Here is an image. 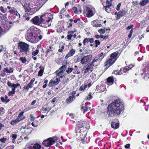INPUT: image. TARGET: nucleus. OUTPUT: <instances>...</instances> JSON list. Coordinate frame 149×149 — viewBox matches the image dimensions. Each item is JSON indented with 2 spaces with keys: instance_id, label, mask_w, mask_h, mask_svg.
I'll return each mask as SVG.
<instances>
[{
  "instance_id": "72a5a7b5",
  "label": "nucleus",
  "mask_w": 149,
  "mask_h": 149,
  "mask_svg": "<svg viewBox=\"0 0 149 149\" xmlns=\"http://www.w3.org/2000/svg\"><path fill=\"white\" fill-rule=\"evenodd\" d=\"M89 42L88 38H86L84 40L83 44L84 45H85L86 44H88Z\"/></svg>"
},
{
  "instance_id": "c756f323",
  "label": "nucleus",
  "mask_w": 149,
  "mask_h": 149,
  "mask_svg": "<svg viewBox=\"0 0 149 149\" xmlns=\"http://www.w3.org/2000/svg\"><path fill=\"white\" fill-rule=\"evenodd\" d=\"M39 52V49H37L35 51L32 52V55L35 56Z\"/></svg>"
},
{
  "instance_id": "6e6552de",
  "label": "nucleus",
  "mask_w": 149,
  "mask_h": 149,
  "mask_svg": "<svg viewBox=\"0 0 149 149\" xmlns=\"http://www.w3.org/2000/svg\"><path fill=\"white\" fill-rule=\"evenodd\" d=\"M84 126L82 123L79 122V124L77 125V127H76L75 132L77 133L84 134L83 138H84L86 136V133L84 131H81L84 129ZM83 135V134H82Z\"/></svg>"
},
{
  "instance_id": "2eb2a0df",
  "label": "nucleus",
  "mask_w": 149,
  "mask_h": 149,
  "mask_svg": "<svg viewBox=\"0 0 149 149\" xmlns=\"http://www.w3.org/2000/svg\"><path fill=\"white\" fill-rule=\"evenodd\" d=\"M22 5L25 11L26 12H29L31 10V8L28 3H22Z\"/></svg>"
},
{
  "instance_id": "7c9ffc66",
  "label": "nucleus",
  "mask_w": 149,
  "mask_h": 149,
  "mask_svg": "<svg viewBox=\"0 0 149 149\" xmlns=\"http://www.w3.org/2000/svg\"><path fill=\"white\" fill-rule=\"evenodd\" d=\"M74 69L72 68H68L66 70V72L68 74H69L72 72Z\"/></svg>"
},
{
  "instance_id": "052dcab7",
  "label": "nucleus",
  "mask_w": 149,
  "mask_h": 149,
  "mask_svg": "<svg viewBox=\"0 0 149 149\" xmlns=\"http://www.w3.org/2000/svg\"><path fill=\"white\" fill-rule=\"evenodd\" d=\"M89 42L90 43H91L94 42V39L93 38H88Z\"/></svg>"
},
{
  "instance_id": "49530a36",
  "label": "nucleus",
  "mask_w": 149,
  "mask_h": 149,
  "mask_svg": "<svg viewBox=\"0 0 149 149\" xmlns=\"http://www.w3.org/2000/svg\"><path fill=\"white\" fill-rule=\"evenodd\" d=\"M4 109L3 108L0 107V116H2L3 113H4Z\"/></svg>"
},
{
  "instance_id": "bf43d9fd",
  "label": "nucleus",
  "mask_w": 149,
  "mask_h": 149,
  "mask_svg": "<svg viewBox=\"0 0 149 149\" xmlns=\"http://www.w3.org/2000/svg\"><path fill=\"white\" fill-rule=\"evenodd\" d=\"M9 12L10 13L14 14L15 13V12H16V11H15V10H14L13 9H11V10H10L9 11Z\"/></svg>"
},
{
  "instance_id": "79ce46f5",
  "label": "nucleus",
  "mask_w": 149,
  "mask_h": 149,
  "mask_svg": "<svg viewBox=\"0 0 149 149\" xmlns=\"http://www.w3.org/2000/svg\"><path fill=\"white\" fill-rule=\"evenodd\" d=\"M98 31L101 34L104 33H105V29H99L98 30Z\"/></svg>"
},
{
  "instance_id": "58836bf2",
  "label": "nucleus",
  "mask_w": 149,
  "mask_h": 149,
  "mask_svg": "<svg viewBox=\"0 0 149 149\" xmlns=\"http://www.w3.org/2000/svg\"><path fill=\"white\" fill-rule=\"evenodd\" d=\"M112 0H107L106 1V6L110 7L111 5V2Z\"/></svg>"
},
{
  "instance_id": "de8ad7c7",
  "label": "nucleus",
  "mask_w": 149,
  "mask_h": 149,
  "mask_svg": "<svg viewBox=\"0 0 149 149\" xmlns=\"http://www.w3.org/2000/svg\"><path fill=\"white\" fill-rule=\"evenodd\" d=\"M43 70H40L38 72V76H42L43 74Z\"/></svg>"
},
{
  "instance_id": "338daca9",
  "label": "nucleus",
  "mask_w": 149,
  "mask_h": 149,
  "mask_svg": "<svg viewBox=\"0 0 149 149\" xmlns=\"http://www.w3.org/2000/svg\"><path fill=\"white\" fill-rule=\"evenodd\" d=\"M133 25H132L130 26H128V27H127V30L130 29L132 28L133 27Z\"/></svg>"
},
{
  "instance_id": "ea45409f",
  "label": "nucleus",
  "mask_w": 149,
  "mask_h": 149,
  "mask_svg": "<svg viewBox=\"0 0 149 149\" xmlns=\"http://www.w3.org/2000/svg\"><path fill=\"white\" fill-rule=\"evenodd\" d=\"M65 68H66L65 66H63L60 68L58 70L63 72L65 70Z\"/></svg>"
},
{
  "instance_id": "5701e85b",
  "label": "nucleus",
  "mask_w": 149,
  "mask_h": 149,
  "mask_svg": "<svg viewBox=\"0 0 149 149\" xmlns=\"http://www.w3.org/2000/svg\"><path fill=\"white\" fill-rule=\"evenodd\" d=\"M72 9L74 13H77L78 14L80 13L81 12V9H79V10H78L77 8L75 7H73L72 8Z\"/></svg>"
},
{
  "instance_id": "603ef678",
  "label": "nucleus",
  "mask_w": 149,
  "mask_h": 149,
  "mask_svg": "<svg viewBox=\"0 0 149 149\" xmlns=\"http://www.w3.org/2000/svg\"><path fill=\"white\" fill-rule=\"evenodd\" d=\"M95 42L96 44V47H97V45H99L100 44V41L97 40H96L95 41Z\"/></svg>"
},
{
  "instance_id": "9d476101",
  "label": "nucleus",
  "mask_w": 149,
  "mask_h": 149,
  "mask_svg": "<svg viewBox=\"0 0 149 149\" xmlns=\"http://www.w3.org/2000/svg\"><path fill=\"white\" fill-rule=\"evenodd\" d=\"M102 20L96 19L93 21L91 23L92 25L95 27H100L101 26L102 23Z\"/></svg>"
},
{
  "instance_id": "a18cd8bd",
  "label": "nucleus",
  "mask_w": 149,
  "mask_h": 149,
  "mask_svg": "<svg viewBox=\"0 0 149 149\" xmlns=\"http://www.w3.org/2000/svg\"><path fill=\"white\" fill-rule=\"evenodd\" d=\"M42 110L43 111H47L49 112L51 109L49 108V107H47L46 108H45L44 107H43L42 108Z\"/></svg>"
},
{
  "instance_id": "a19ab883",
  "label": "nucleus",
  "mask_w": 149,
  "mask_h": 149,
  "mask_svg": "<svg viewBox=\"0 0 149 149\" xmlns=\"http://www.w3.org/2000/svg\"><path fill=\"white\" fill-rule=\"evenodd\" d=\"M55 84L54 83V82L53 80H51L49 82L48 86L49 87L53 86L55 85Z\"/></svg>"
},
{
  "instance_id": "37998d69",
  "label": "nucleus",
  "mask_w": 149,
  "mask_h": 149,
  "mask_svg": "<svg viewBox=\"0 0 149 149\" xmlns=\"http://www.w3.org/2000/svg\"><path fill=\"white\" fill-rule=\"evenodd\" d=\"M93 63H91V64H90L89 65H88L87 66V67L90 70H91V71H92V70H91L93 67Z\"/></svg>"
},
{
  "instance_id": "864d4df0",
  "label": "nucleus",
  "mask_w": 149,
  "mask_h": 149,
  "mask_svg": "<svg viewBox=\"0 0 149 149\" xmlns=\"http://www.w3.org/2000/svg\"><path fill=\"white\" fill-rule=\"evenodd\" d=\"M73 35L71 34H69L67 36L69 40H70L72 37Z\"/></svg>"
},
{
  "instance_id": "b1692460",
  "label": "nucleus",
  "mask_w": 149,
  "mask_h": 149,
  "mask_svg": "<svg viewBox=\"0 0 149 149\" xmlns=\"http://www.w3.org/2000/svg\"><path fill=\"white\" fill-rule=\"evenodd\" d=\"M19 122L18 120L16 119L13 120H11L10 122V124L12 125H14Z\"/></svg>"
},
{
  "instance_id": "1a4fd4ad",
  "label": "nucleus",
  "mask_w": 149,
  "mask_h": 149,
  "mask_svg": "<svg viewBox=\"0 0 149 149\" xmlns=\"http://www.w3.org/2000/svg\"><path fill=\"white\" fill-rule=\"evenodd\" d=\"M92 56L91 55L85 56L81 60V63L82 64L85 65L89 62L92 59Z\"/></svg>"
},
{
  "instance_id": "5fc2aeb1",
  "label": "nucleus",
  "mask_w": 149,
  "mask_h": 149,
  "mask_svg": "<svg viewBox=\"0 0 149 149\" xmlns=\"http://www.w3.org/2000/svg\"><path fill=\"white\" fill-rule=\"evenodd\" d=\"M6 140V139L4 137L0 139V141L2 143H5Z\"/></svg>"
},
{
  "instance_id": "20e7f679",
  "label": "nucleus",
  "mask_w": 149,
  "mask_h": 149,
  "mask_svg": "<svg viewBox=\"0 0 149 149\" xmlns=\"http://www.w3.org/2000/svg\"><path fill=\"white\" fill-rule=\"evenodd\" d=\"M118 54V52H117L112 53L110 58L105 62V66L107 67H109L112 65L116 60Z\"/></svg>"
},
{
  "instance_id": "8fccbe9b",
  "label": "nucleus",
  "mask_w": 149,
  "mask_h": 149,
  "mask_svg": "<svg viewBox=\"0 0 149 149\" xmlns=\"http://www.w3.org/2000/svg\"><path fill=\"white\" fill-rule=\"evenodd\" d=\"M30 116L31 117V120H30L31 121H34L35 119V117H34L33 115L31 114L30 115Z\"/></svg>"
},
{
  "instance_id": "a211bd4d",
  "label": "nucleus",
  "mask_w": 149,
  "mask_h": 149,
  "mask_svg": "<svg viewBox=\"0 0 149 149\" xmlns=\"http://www.w3.org/2000/svg\"><path fill=\"white\" fill-rule=\"evenodd\" d=\"M74 97V96L73 95H72L70 96L66 100L67 103H70L72 102L73 101Z\"/></svg>"
},
{
  "instance_id": "69168bd1",
  "label": "nucleus",
  "mask_w": 149,
  "mask_h": 149,
  "mask_svg": "<svg viewBox=\"0 0 149 149\" xmlns=\"http://www.w3.org/2000/svg\"><path fill=\"white\" fill-rule=\"evenodd\" d=\"M130 146V144L129 143L125 145V147L126 148H129Z\"/></svg>"
},
{
  "instance_id": "39448f33",
  "label": "nucleus",
  "mask_w": 149,
  "mask_h": 149,
  "mask_svg": "<svg viewBox=\"0 0 149 149\" xmlns=\"http://www.w3.org/2000/svg\"><path fill=\"white\" fill-rule=\"evenodd\" d=\"M59 141V140L57 137H52L43 141L42 144L46 147H49L54 144L55 142H58Z\"/></svg>"
},
{
  "instance_id": "393cba45",
  "label": "nucleus",
  "mask_w": 149,
  "mask_h": 149,
  "mask_svg": "<svg viewBox=\"0 0 149 149\" xmlns=\"http://www.w3.org/2000/svg\"><path fill=\"white\" fill-rule=\"evenodd\" d=\"M33 149H41V146L38 143L34 144L33 146Z\"/></svg>"
},
{
  "instance_id": "0eeeda50",
  "label": "nucleus",
  "mask_w": 149,
  "mask_h": 149,
  "mask_svg": "<svg viewBox=\"0 0 149 149\" xmlns=\"http://www.w3.org/2000/svg\"><path fill=\"white\" fill-rule=\"evenodd\" d=\"M7 84L8 86L13 87L12 88L11 91L9 92L8 94V96H13L15 93L16 88L17 86H19L20 84L18 83H17L16 84L12 83L10 81H8L7 82Z\"/></svg>"
},
{
  "instance_id": "09e8293b",
  "label": "nucleus",
  "mask_w": 149,
  "mask_h": 149,
  "mask_svg": "<svg viewBox=\"0 0 149 149\" xmlns=\"http://www.w3.org/2000/svg\"><path fill=\"white\" fill-rule=\"evenodd\" d=\"M99 60H100L99 59V58H98L97 57H95L93 60V61H92L91 63H93H93L94 62H97V61H98Z\"/></svg>"
},
{
  "instance_id": "6e6d98bb",
  "label": "nucleus",
  "mask_w": 149,
  "mask_h": 149,
  "mask_svg": "<svg viewBox=\"0 0 149 149\" xmlns=\"http://www.w3.org/2000/svg\"><path fill=\"white\" fill-rule=\"evenodd\" d=\"M29 88V87L28 85H27L26 86H24L23 88V89L24 90H26L27 91H28Z\"/></svg>"
},
{
  "instance_id": "f8f14e48",
  "label": "nucleus",
  "mask_w": 149,
  "mask_h": 149,
  "mask_svg": "<svg viewBox=\"0 0 149 149\" xmlns=\"http://www.w3.org/2000/svg\"><path fill=\"white\" fill-rule=\"evenodd\" d=\"M75 52V50L73 49H71L69 51V52L65 56L66 59H67L68 58L72 56Z\"/></svg>"
},
{
  "instance_id": "c9c22d12",
  "label": "nucleus",
  "mask_w": 149,
  "mask_h": 149,
  "mask_svg": "<svg viewBox=\"0 0 149 149\" xmlns=\"http://www.w3.org/2000/svg\"><path fill=\"white\" fill-rule=\"evenodd\" d=\"M38 122V121H35L34 122H32L31 123L32 125L35 127H37L38 125V124L37 123Z\"/></svg>"
},
{
  "instance_id": "bb28decb",
  "label": "nucleus",
  "mask_w": 149,
  "mask_h": 149,
  "mask_svg": "<svg viewBox=\"0 0 149 149\" xmlns=\"http://www.w3.org/2000/svg\"><path fill=\"white\" fill-rule=\"evenodd\" d=\"M87 86L86 85H82L79 88V90L80 91H83L87 88Z\"/></svg>"
},
{
  "instance_id": "3c124183",
  "label": "nucleus",
  "mask_w": 149,
  "mask_h": 149,
  "mask_svg": "<svg viewBox=\"0 0 149 149\" xmlns=\"http://www.w3.org/2000/svg\"><path fill=\"white\" fill-rule=\"evenodd\" d=\"M121 5V3H119L116 6V9L117 10H119L120 9V7Z\"/></svg>"
},
{
  "instance_id": "cd10ccee",
  "label": "nucleus",
  "mask_w": 149,
  "mask_h": 149,
  "mask_svg": "<svg viewBox=\"0 0 149 149\" xmlns=\"http://www.w3.org/2000/svg\"><path fill=\"white\" fill-rule=\"evenodd\" d=\"M93 97L92 96L91 93H89L88 96L86 97L85 99V101L89 100L90 99L92 98Z\"/></svg>"
},
{
  "instance_id": "4468645a",
  "label": "nucleus",
  "mask_w": 149,
  "mask_h": 149,
  "mask_svg": "<svg viewBox=\"0 0 149 149\" xmlns=\"http://www.w3.org/2000/svg\"><path fill=\"white\" fill-rule=\"evenodd\" d=\"M25 109L24 110V111L21 112L19 115L18 117L16 119L18 120V121L19 122L20 121L24 119L25 117L23 115V113L24 112L26 111Z\"/></svg>"
},
{
  "instance_id": "aec40b11",
  "label": "nucleus",
  "mask_w": 149,
  "mask_h": 149,
  "mask_svg": "<svg viewBox=\"0 0 149 149\" xmlns=\"http://www.w3.org/2000/svg\"><path fill=\"white\" fill-rule=\"evenodd\" d=\"M149 2V0H143L139 3L141 6H143L146 5Z\"/></svg>"
},
{
  "instance_id": "c03bdc74",
  "label": "nucleus",
  "mask_w": 149,
  "mask_h": 149,
  "mask_svg": "<svg viewBox=\"0 0 149 149\" xmlns=\"http://www.w3.org/2000/svg\"><path fill=\"white\" fill-rule=\"evenodd\" d=\"M122 71H125V68L121 69L118 72V74L120 75L121 74H123V72H122Z\"/></svg>"
},
{
  "instance_id": "423d86ee",
  "label": "nucleus",
  "mask_w": 149,
  "mask_h": 149,
  "mask_svg": "<svg viewBox=\"0 0 149 149\" xmlns=\"http://www.w3.org/2000/svg\"><path fill=\"white\" fill-rule=\"evenodd\" d=\"M18 48L21 52H24L25 53L29 51V45L24 42H20L18 44Z\"/></svg>"
},
{
  "instance_id": "7ed1b4c3",
  "label": "nucleus",
  "mask_w": 149,
  "mask_h": 149,
  "mask_svg": "<svg viewBox=\"0 0 149 149\" xmlns=\"http://www.w3.org/2000/svg\"><path fill=\"white\" fill-rule=\"evenodd\" d=\"M49 15H50L48 13H45L40 16V18L38 16H36L32 19V22L34 24L39 25L42 22H44L45 21V17L47 16H48Z\"/></svg>"
},
{
  "instance_id": "4d7b16f0",
  "label": "nucleus",
  "mask_w": 149,
  "mask_h": 149,
  "mask_svg": "<svg viewBox=\"0 0 149 149\" xmlns=\"http://www.w3.org/2000/svg\"><path fill=\"white\" fill-rule=\"evenodd\" d=\"M132 33H133V29H131V30L130 31V33L129 34L128 36V37L129 38H131V37L132 35Z\"/></svg>"
},
{
  "instance_id": "e433bc0d",
  "label": "nucleus",
  "mask_w": 149,
  "mask_h": 149,
  "mask_svg": "<svg viewBox=\"0 0 149 149\" xmlns=\"http://www.w3.org/2000/svg\"><path fill=\"white\" fill-rule=\"evenodd\" d=\"M19 60H20L23 63H25L26 61V58L24 57H20L19 58Z\"/></svg>"
},
{
  "instance_id": "680f3d73",
  "label": "nucleus",
  "mask_w": 149,
  "mask_h": 149,
  "mask_svg": "<svg viewBox=\"0 0 149 149\" xmlns=\"http://www.w3.org/2000/svg\"><path fill=\"white\" fill-rule=\"evenodd\" d=\"M12 137L13 138V139H16L17 138V135L15 134H13L12 135Z\"/></svg>"
},
{
  "instance_id": "ddd939ff",
  "label": "nucleus",
  "mask_w": 149,
  "mask_h": 149,
  "mask_svg": "<svg viewBox=\"0 0 149 149\" xmlns=\"http://www.w3.org/2000/svg\"><path fill=\"white\" fill-rule=\"evenodd\" d=\"M90 103L87 102L86 103L85 106H82L81 109L83 110V112L84 113H85L87 111L88 108H91L89 106L90 105Z\"/></svg>"
},
{
  "instance_id": "13d9d810",
  "label": "nucleus",
  "mask_w": 149,
  "mask_h": 149,
  "mask_svg": "<svg viewBox=\"0 0 149 149\" xmlns=\"http://www.w3.org/2000/svg\"><path fill=\"white\" fill-rule=\"evenodd\" d=\"M29 86V87L30 88H32L33 86V83H31V82H30L29 84L27 85Z\"/></svg>"
},
{
  "instance_id": "412c9836",
  "label": "nucleus",
  "mask_w": 149,
  "mask_h": 149,
  "mask_svg": "<svg viewBox=\"0 0 149 149\" xmlns=\"http://www.w3.org/2000/svg\"><path fill=\"white\" fill-rule=\"evenodd\" d=\"M113 79L112 76H111L110 77H109L107 79V81L108 83L110 84L111 85H112L113 81Z\"/></svg>"
},
{
  "instance_id": "2f4dec72",
  "label": "nucleus",
  "mask_w": 149,
  "mask_h": 149,
  "mask_svg": "<svg viewBox=\"0 0 149 149\" xmlns=\"http://www.w3.org/2000/svg\"><path fill=\"white\" fill-rule=\"evenodd\" d=\"M54 83L55 84H57L60 81V78H57L55 80H53Z\"/></svg>"
},
{
  "instance_id": "c85d7f7f",
  "label": "nucleus",
  "mask_w": 149,
  "mask_h": 149,
  "mask_svg": "<svg viewBox=\"0 0 149 149\" xmlns=\"http://www.w3.org/2000/svg\"><path fill=\"white\" fill-rule=\"evenodd\" d=\"M110 6H104V8L105 9V10L107 13H109L111 11V8Z\"/></svg>"
},
{
  "instance_id": "f03ea898",
  "label": "nucleus",
  "mask_w": 149,
  "mask_h": 149,
  "mask_svg": "<svg viewBox=\"0 0 149 149\" xmlns=\"http://www.w3.org/2000/svg\"><path fill=\"white\" fill-rule=\"evenodd\" d=\"M27 40L32 43L37 42L42 38L41 35L38 36L35 33H33L31 29H28L26 35Z\"/></svg>"
},
{
  "instance_id": "a878e982",
  "label": "nucleus",
  "mask_w": 149,
  "mask_h": 149,
  "mask_svg": "<svg viewBox=\"0 0 149 149\" xmlns=\"http://www.w3.org/2000/svg\"><path fill=\"white\" fill-rule=\"evenodd\" d=\"M134 66V65L131 64L129 66H126L124 68L125 70V71H124L125 72H126L128 70H129L130 69L132 68V67Z\"/></svg>"
},
{
  "instance_id": "6ab92c4d",
  "label": "nucleus",
  "mask_w": 149,
  "mask_h": 149,
  "mask_svg": "<svg viewBox=\"0 0 149 149\" xmlns=\"http://www.w3.org/2000/svg\"><path fill=\"white\" fill-rule=\"evenodd\" d=\"M3 71L7 73H10L13 72V70L12 68H10L9 69L8 68H5L3 69Z\"/></svg>"
},
{
  "instance_id": "9b49d317",
  "label": "nucleus",
  "mask_w": 149,
  "mask_h": 149,
  "mask_svg": "<svg viewBox=\"0 0 149 149\" xmlns=\"http://www.w3.org/2000/svg\"><path fill=\"white\" fill-rule=\"evenodd\" d=\"M86 13L87 17H91L94 15L93 11L88 7L86 8Z\"/></svg>"
},
{
  "instance_id": "0e129e2a",
  "label": "nucleus",
  "mask_w": 149,
  "mask_h": 149,
  "mask_svg": "<svg viewBox=\"0 0 149 149\" xmlns=\"http://www.w3.org/2000/svg\"><path fill=\"white\" fill-rule=\"evenodd\" d=\"M90 70L87 67L86 68V69H85L84 73H86L87 72Z\"/></svg>"
},
{
  "instance_id": "dca6fc26",
  "label": "nucleus",
  "mask_w": 149,
  "mask_h": 149,
  "mask_svg": "<svg viewBox=\"0 0 149 149\" xmlns=\"http://www.w3.org/2000/svg\"><path fill=\"white\" fill-rule=\"evenodd\" d=\"M126 14V12L124 10L120 11L118 12V15L117 19H119L120 17L125 15Z\"/></svg>"
},
{
  "instance_id": "4be33fe9",
  "label": "nucleus",
  "mask_w": 149,
  "mask_h": 149,
  "mask_svg": "<svg viewBox=\"0 0 149 149\" xmlns=\"http://www.w3.org/2000/svg\"><path fill=\"white\" fill-rule=\"evenodd\" d=\"M56 75L57 76H59V78H61V79L64 76V75L63 74V72H61L60 71H59V70H58L56 72Z\"/></svg>"
},
{
  "instance_id": "e2e57ef3",
  "label": "nucleus",
  "mask_w": 149,
  "mask_h": 149,
  "mask_svg": "<svg viewBox=\"0 0 149 149\" xmlns=\"http://www.w3.org/2000/svg\"><path fill=\"white\" fill-rule=\"evenodd\" d=\"M52 48H53L52 47H49V48L47 50V53H49L52 50Z\"/></svg>"
},
{
  "instance_id": "f704fd0d",
  "label": "nucleus",
  "mask_w": 149,
  "mask_h": 149,
  "mask_svg": "<svg viewBox=\"0 0 149 149\" xmlns=\"http://www.w3.org/2000/svg\"><path fill=\"white\" fill-rule=\"evenodd\" d=\"M0 10L3 13H5L7 11L6 8H4L3 6H1L0 7Z\"/></svg>"
},
{
  "instance_id": "f3484780",
  "label": "nucleus",
  "mask_w": 149,
  "mask_h": 149,
  "mask_svg": "<svg viewBox=\"0 0 149 149\" xmlns=\"http://www.w3.org/2000/svg\"><path fill=\"white\" fill-rule=\"evenodd\" d=\"M119 124L118 123H115L113 122H111V127L112 128L116 129L119 127Z\"/></svg>"
},
{
  "instance_id": "774afa93",
  "label": "nucleus",
  "mask_w": 149,
  "mask_h": 149,
  "mask_svg": "<svg viewBox=\"0 0 149 149\" xmlns=\"http://www.w3.org/2000/svg\"><path fill=\"white\" fill-rule=\"evenodd\" d=\"M113 74H114L116 75H117L118 74V70H114V71L113 72Z\"/></svg>"
},
{
  "instance_id": "f257e3e1",
  "label": "nucleus",
  "mask_w": 149,
  "mask_h": 149,
  "mask_svg": "<svg viewBox=\"0 0 149 149\" xmlns=\"http://www.w3.org/2000/svg\"><path fill=\"white\" fill-rule=\"evenodd\" d=\"M107 113L110 116L119 114L124 110V105L119 99L116 100L110 104L107 108Z\"/></svg>"
},
{
  "instance_id": "473e14b6",
  "label": "nucleus",
  "mask_w": 149,
  "mask_h": 149,
  "mask_svg": "<svg viewBox=\"0 0 149 149\" xmlns=\"http://www.w3.org/2000/svg\"><path fill=\"white\" fill-rule=\"evenodd\" d=\"M13 15H15V17L17 19H18L20 18V15L16 11Z\"/></svg>"
},
{
  "instance_id": "4c0bfd02",
  "label": "nucleus",
  "mask_w": 149,
  "mask_h": 149,
  "mask_svg": "<svg viewBox=\"0 0 149 149\" xmlns=\"http://www.w3.org/2000/svg\"><path fill=\"white\" fill-rule=\"evenodd\" d=\"M97 57L99 58L100 60H101L104 58L103 53H101L99 54H98Z\"/></svg>"
}]
</instances>
